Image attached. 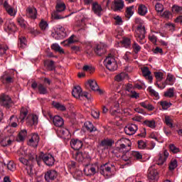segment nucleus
Instances as JSON below:
<instances>
[{
	"label": "nucleus",
	"instance_id": "nucleus-47",
	"mask_svg": "<svg viewBox=\"0 0 182 182\" xmlns=\"http://www.w3.org/2000/svg\"><path fill=\"white\" fill-rule=\"evenodd\" d=\"M169 150L171 151V153H173V154L180 153V149L173 144H169Z\"/></svg>",
	"mask_w": 182,
	"mask_h": 182
},
{
	"label": "nucleus",
	"instance_id": "nucleus-55",
	"mask_svg": "<svg viewBox=\"0 0 182 182\" xmlns=\"http://www.w3.org/2000/svg\"><path fill=\"white\" fill-rule=\"evenodd\" d=\"M127 95L132 99H139V97H140V95L136 93L134 90L131 91L129 93H127Z\"/></svg>",
	"mask_w": 182,
	"mask_h": 182
},
{
	"label": "nucleus",
	"instance_id": "nucleus-51",
	"mask_svg": "<svg viewBox=\"0 0 182 182\" xmlns=\"http://www.w3.org/2000/svg\"><path fill=\"white\" fill-rule=\"evenodd\" d=\"M75 35H72L68 40L61 42V45H64V46H66V45H70V43H73L75 42L73 41Z\"/></svg>",
	"mask_w": 182,
	"mask_h": 182
},
{
	"label": "nucleus",
	"instance_id": "nucleus-36",
	"mask_svg": "<svg viewBox=\"0 0 182 182\" xmlns=\"http://www.w3.org/2000/svg\"><path fill=\"white\" fill-rule=\"evenodd\" d=\"M28 161H30V163H33L32 161H33V160H36L38 164H39V160L41 159L38 156H38H36V154H35V153L33 152H31L28 154Z\"/></svg>",
	"mask_w": 182,
	"mask_h": 182
},
{
	"label": "nucleus",
	"instance_id": "nucleus-19",
	"mask_svg": "<svg viewBox=\"0 0 182 182\" xmlns=\"http://www.w3.org/2000/svg\"><path fill=\"white\" fill-rule=\"evenodd\" d=\"M57 134L58 137L68 139V137H69V130H68L66 128L60 127L57 130Z\"/></svg>",
	"mask_w": 182,
	"mask_h": 182
},
{
	"label": "nucleus",
	"instance_id": "nucleus-50",
	"mask_svg": "<svg viewBox=\"0 0 182 182\" xmlns=\"http://www.w3.org/2000/svg\"><path fill=\"white\" fill-rule=\"evenodd\" d=\"M53 106L55 109H58V110H61V112H65V110H66V107L59 102L54 103Z\"/></svg>",
	"mask_w": 182,
	"mask_h": 182
},
{
	"label": "nucleus",
	"instance_id": "nucleus-3",
	"mask_svg": "<svg viewBox=\"0 0 182 182\" xmlns=\"http://www.w3.org/2000/svg\"><path fill=\"white\" fill-rule=\"evenodd\" d=\"M104 65L110 72H114V70H117V62L116 61L114 56H113L112 54H109L104 60Z\"/></svg>",
	"mask_w": 182,
	"mask_h": 182
},
{
	"label": "nucleus",
	"instance_id": "nucleus-57",
	"mask_svg": "<svg viewBox=\"0 0 182 182\" xmlns=\"http://www.w3.org/2000/svg\"><path fill=\"white\" fill-rule=\"evenodd\" d=\"M159 103L164 110H167L171 106V104L167 101H161Z\"/></svg>",
	"mask_w": 182,
	"mask_h": 182
},
{
	"label": "nucleus",
	"instance_id": "nucleus-61",
	"mask_svg": "<svg viewBox=\"0 0 182 182\" xmlns=\"http://www.w3.org/2000/svg\"><path fill=\"white\" fill-rule=\"evenodd\" d=\"M177 167V160L172 159L169 164V170L173 171Z\"/></svg>",
	"mask_w": 182,
	"mask_h": 182
},
{
	"label": "nucleus",
	"instance_id": "nucleus-25",
	"mask_svg": "<svg viewBox=\"0 0 182 182\" xmlns=\"http://www.w3.org/2000/svg\"><path fill=\"white\" fill-rule=\"evenodd\" d=\"M6 31L9 32H15L16 31V25L12 21H7L5 24Z\"/></svg>",
	"mask_w": 182,
	"mask_h": 182
},
{
	"label": "nucleus",
	"instance_id": "nucleus-21",
	"mask_svg": "<svg viewBox=\"0 0 182 182\" xmlns=\"http://www.w3.org/2000/svg\"><path fill=\"white\" fill-rule=\"evenodd\" d=\"M38 15V11L36 9L28 8L26 9V16L31 18V19H36Z\"/></svg>",
	"mask_w": 182,
	"mask_h": 182
},
{
	"label": "nucleus",
	"instance_id": "nucleus-2",
	"mask_svg": "<svg viewBox=\"0 0 182 182\" xmlns=\"http://www.w3.org/2000/svg\"><path fill=\"white\" fill-rule=\"evenodd\" d=\"M135 23L138 25L135 36L137 38L138 42L143 45V42H141V41L146 38V26L143 24V20L139 18H135Z\"/></svg>",
	"mask_w": 182,
	"mask_h": 182
},
{
	"label": "nucleus",
	"instance_id": "nucleus-63",
	"mask_svg": "<svg viewBox=\"0 0 182 182\" xmlns=\"http://www.w3.org/2000/svg\"><path fill=\"white\" fill-rule=\"evenodd\" d=\"M165 123L166 126H168L169 127H173V119H171L170 117H165Z\"/></svg>",
	"mask_w": 182,
	"mask_h": 182
},
{
	"label": "nucleus",
	"instance_id": "nucleus-22",
	"mask_svg": "<svg viewBox=\"0 0 182 182\" xmlns=\"http://www.w3.org/2000/svg\"><path fill=\"white\" fill-rule=\"evenodd\" d=\"M28 109L25 107H22L20 110V115L18 118H17V120H20L21 123H23V122H25V118L28 116Z\"/></svg>",
	"mask_w": 182,
	"mask_h": 182
},
{
	"label": "nucleus",
	"instance_id": "nucleus-9",
	"mask_svg": "<svg viewBox=\"0 0 182 182\" xmlns=\"http://www.w3.org/2000/svg\"><path fill=\"white\" fill-rule=\"evenodd\" d=\"M53 36L57 40L63 39V38H66V30L61 26H58L55 28V33Z\"/></svg>",
	"mask_w": 182,
	"mask_h": 182
},
{
	"label": "nucleus",
	"instance_id": "nucleus-40",
	"mask_svg": "<svg viewBox=\"0 0 182 182\" xmlns=\"http://www.w3.org/2000/svg\"><path fill=\"white\" fill-rule=\"evenodd\" d=\"M27 134H28V132H26V129L21 130L18 134V141H23Z\"/></svg>",
	"mask_w": 182,
	"mask_h": 182
},
{
	"label": "nucleus",
	"instance_id": "nucleus-30",
	"mask_svg": "<svg viewBox=\"0 0 182 182\" xmlns=\"http://www.w3.org/2000/svg\"><path fill=\"white\" fill-rule=\"evenodd\" d=\"M84 126H85V129H86V130L87 132H90V133H92V132H96V130H97L96 127L93 126V124H92V122H85L84 124Z\"/></svg>",
	"mask_w": 182,
	"mask_h": 182
},
{
	"label": "nucleus",
	"instance_id": "nucleus-44",
	"mask_svg": "<svg viewBox=\"0 0 182 182\" xmlns=\"http://www.w3.org/2000/svg\"><path fill=\"white\" fill-rule=\"evenodd\" d=\"M45 65H47V69L48 70H55V62L53 60H50V61H47L45 63Z\"/></svg>",
	"mask_w": 182,
	"mask_h": 182
},
{
	"label": "nucleus",
	"instance_id": "nucleus-32",
	"mask_svg": "<svg viewBox=\"0 0 182 182\" xmlns=\"http://www.w3.org/2000/svg\"><path fill=\"white\" fill-rule=\"evenodd\" d=\"M174 82H176V77H174V75L168 74L165 83L170 86H173V85H174Z\"/></svg>",
	"mask_w": 182,
	"mask_h": 182
},
{
	"label": "nucleus",
	"instance_id": "nucleus-39",
	"mask_svg": "<svg viewBox=\"0 0 182 182\" xmlns=\"http://www.w3.org/2000/svg\"><path fill=\"white\" fill-rule=\"evenodd\" d=\"M133 8H134V6H133L127 8V10L125 12V16L126 18H127V19H130V18L133 16V14H134Z\"/></svg>",
	"mask_w": 182,
	"mask_h": 182
},
{
	"label": "nucleus",
	"instance_id": "nucleus-34",
	"mask_svg": "<svg viewBox=\"0 0 182 182\" xmlns=\"http://www.w3.org/2000/svg\"><path fill=\"white\" fill-rule=\"evenodd\" d=\"M144 126H146L147 127H150L151 129H155L156 128V121L154 119L151 120H145L144 121Z\"/></svg>",
	"mask_w": 182,
	"mask_h": 182
},
{
	"label": "nucleus",
	"instance_id": "nucleus-28",
	"mask_svg": "<svg viewBox=\"0 0 182 182\" xmlns=\"http://www.w3.org/2000/svg\"><path fill=\"white\" fill-rule=\"evenodd\" d=\"M124 7V2L122 0L114 1V11H122Z\"/></svg>",
	"mask_w": 182,
	"mask_h": 182
},
{
	"label": "nucleus",
	"instance_id": "nucleus-48",
	"mask_svg": "<svg viewBox=\"0 0 182 182\" xmlns=\"http://www.w3.org/2000/svg\"><path fill=\"white\" fill-rule=\"evenodd\" d=\"M55 9L58 12H63L66 9V5L63 3L57 4Z\"/></svg>",
	"mask_w": 182,
	"mask_h": 182
},
{
	"label": "nucleus",
	"instance_id": "nucleus-37",
	"mask_svg": "<svg viewBox=\"0 0 182 182\" xmlns=\"http://www.w3.org/2000/svg\"><path fill=\"white\" fill-rule=\"evenodd\" d=\"M17 22L18 25H20L21 28H23V29L26 28V25L28 23L26 22V21H25V19L22 16H19L17 18Z\"/></svg>",
	"mask_w": 182,
	"mask_h": 182
},
{
	"label": "nucleus",
	"instance_id": "nucleus-62",
	"mask_svg": "<svg viewBox=\"0 0 182 182\" xmlns=\"http://www.w3.org/2000/svg\"><path fill=\"white\" fill-rule=\"evenodd\" d=\"M1 146H3V147H6V146H11V144H12V140L4 139L1 141Z\"/></svg>",
	"mask_w": 182,
	"mask_h": 182
},
{
	"label": "nucleus",
	"instance_id": "nucleus-6",
	"mask_svg": "<svg viewBox=\"0 0 182 182\" xmlns=\"http://www.w3.org/2000/svg\"><path fill=\"white\" fill-rule=\"evenodd\" d=\"M40 160H43L46 166H50L55 164V158L50 154L41 153L39 155Z\"/></svg>",
	"mask_w": 182,
	"mask_h": 182
},
{
	"label": "nucleus",
	"instance_id": "nucleus-45",
	"mask_svg": "<svg viewBox=\"0 0 182 182\" xmlns=\"http://www.w3.org/2000/svg\"><path fill=\"white\" fill-rule=\"evenodd\" d=\"M60 11H58V10H55L51 14V16L53 19H63V16L60 15Z\"/></svg>",
	"mask_w": 182,
	"mask_h": 182
},
{
	"label": "nucleus",
	"instance_id": "nucleus-14",
	"mask_svg": "<svg viewBox=\"0 0 182 182\" xmlns=\"http://www.w3.org/2000/svg\"><path fill=\"white\" fill-rule=\"evenodd\" d=\"M39 144V135L38 134H33L31 138L28 141V145L31 147H38Z\"/></svg>",
	"mask_w": 182,
	"mask_h": 182
},
{
	"label": "nucleus",
	"instance_id": "nucleus-59",
	"mask_svg": "<svg viewBox=\"0 0 182 182\" xmlns=\"http://www.w3.org/2000/svg\"><path fill=\"white\" fill-rule=\"evenodd\" d=\"M122 45L124 46V48H130V45H132L130 38H124L122 40Z\"/></svg>",
	"mask_w": 182,
	"mask_h": 182
},
{
	"label": "nucleus",
	"instance_id": "nucleus-24",
	"mask_svg": "<svg viewBox=\"0 0 182 182\" xmlns=\"http://www.w3.org/2000/svg\"><path fill=\"white\" fill-rule=\"evenodd\" d=\"M53 123L56 127H62L64 124L63 119L60 116L56 115L53 118Z\"/></svg>",
	"mask_w": 182,
	"mask_h": 182
},
{
	"label": "nucleus",
	"instance_id": "nucleus-16",
	"mask_svg": "<svg viewBox=\"0 0 182 182\" xmlns=\"http://www.w3.org/2000/svg\"><path fill=\"white\" fill-rule=\"evenodd\" d=\"M87 84L89 85L91 90H92L94 92H99L100 95L103 93V90H100L99 88V85H97V82L95 80H88Z\"/></svg>",
	"mask_w": 182,
	"mask_h": 182
},
{
	"label": "nucleus",
	"instance_id": "nucleus-17",
	"mask_svg": "<svg viewBox=\"0 0 182 182\" xmlns=\"http://www.w3.org/2000/svg\"><path fill=\"white\" fill-rule=\"evenodd\" d=\"M70 146L74 150H80V148L83 147V142L79 139H72Z\"/></svg>",
	"mask_w": 182,
	"mask_h": 182
},
{
	"label": "nucleus",
	"instance_id": "nucleus-10",
	"mask_svg": "<svg viewBox=\"0 0 182 182\" xmlns=\"http://www.w3.org/2000/svg\"><path fill=\"white\" fill-rule=\"evenodd\" d=\"M148 178L150 182L157 181L159 180V172L154 169L153 166L149 168Z\"/></svg>",
	"mask_w": 182,
	"mask_h": 182
},
{
	"label": "nucleus",
	"instance_id": "nucleus-15",
	"mask_svg": "<svg viewBox=\"0 0 182 182\" xmlns=\"http://www.w3.org/2000/svg\"><path fill=\"white\" fill-rule=\"evenodd\" d=\"M141 72L144 77L147 79L149 83L153 82V76H151V71L149 69V67H144L141 68Z\"/></svg>",
	"mask_w": 182,
	"mask_h": 182
},
{
	"label": "nucleus",
	"instance_id": "nucleus-20",
	"mask_svg": "<svg viewBox=\"0 0 182 182\" xmlns=\"http://www.w3.org/2000/svg\"><path fill=\"white\" fill-rule=\"evenodd\" d=\"M95 52L98 56H103L106 53V46L102 43L99 44L95 49Z\"/></svg>",
	"mask_w": 182,
	"mask_h": 182
},
{
	"label": "nucleus",
	"instance_id": "nucleus-60",
	"mask_svg": "<svg viewBox=\"0 0 182 182\" xmlns=\"http://www.w3.org/2000/svg\"><path fill=\"white\" fill-rule=\"evenodd\" d=\"M154 75L157 82H161V80H163V76H164V74L163 73L156 72L154 73Z\"/></svg>",
	"mask_w": 182,
	"mask_h": 182
},
{
	"label": "nucleus",
	"instance_id": "nucleus-8",
	"mask_svg": "<svg viewBox=\"0 0 182 182\" xmlns=\"http://www.w3.org/2000/svg\"><path fill=\"white\" fill-rule=\"evenodd\" d=\"M0 106L6 107V109H9L12 106V100L9 95H2L0 97Z\"/></svg>",
	"mask_w": 182,
	"mask_h": 182
},
{
	"label": "nucleus",
	"instance_id": "nucleus-52",
	"mask_svg": "<svg viewBox=\"0 0 182 182\" xmlns=\"http://www.w3.org/2000/svg\"><path fill=\"white\" fill-rule=\"evenodd\" d=\"M127 74L122 73L115 77V80H117V82H122V80H124L127 77Z\"/></svg>",
	"mask_w": 182,
	"mask_h": 182
},
{
	"label": "nucleus",
	"instance_id": "nucleus-33",
	"mask_svg": "<svg viewBox=\"0 0 182 182\" xmlns=\"http://www.w3.org/2000/svg\"><path fill=\"white\" fill-rule=\"evenodd\" d=\"M138 14L141 16H144L147 14V7L144 4H140L138 7Z\"/></svg>",
	"mask_w": 182,
	"mask_h": 182
},
{
	"label": "nucleus",
	"instance_id": "nucleus-41",
	"mask_svg": "<svg viewBox=\"0 0 182 182\" xmlns=\"http://www.w3.org/2000/svg\"><path fill=\"white\" fill-rule=\"evenodd\" d=\"M131 154L132 157V160H141V159H143L141 154L138 151L131 152Z\"/></svg>",
	"mask_w": 182,
	"mask_h": 182
},
{
	"label": "nucleus",
	"instance_id": "nucleus-29",
	"mask_svg": "<svg viewBox=\"0 0 182 182\" xmlns=\"http://www.w3.org/2000/svg\"><path fill=\"white\" fill-rule=\"evenodd\" d=\"M26 38L23 36L18 37V48L21 49H25V48H26Z\"/></svg>",
	"mask_w": 182,
	"mask_h": 182
},
{
	"label": "nucleus",
	"instance_id": "nucleus-18",
	"mask_svg": "<svg viewBox=\"0 0 182 182\" xmlns=\"http://www.w3.org/2000/svg\"><path fill=\"white\" fill-rule=\"evenodd\" d=\"M3 6L5 9L6 12H7L10 16H15V15H16V11H14V8H12V6L8 4L7 1H4L3 3Z\"/></svg>",
	"mask_w": 182,
	"mask_h": 182
},
{
	"label": "nucleus",
	"instance_id": "nucleus-58",
	"mask_svg": "<svg viewBox=\"0 0 182 182\" xmlns=\"http://www.w3.org/2000/svg\"><path fill=\"white\" fill-rule=\"evenodd\" d=\"M7 168L10 170V171H15V170H16V166L14 161H9L7 164Z\"/></svg>",
	"mask_w": 182,
	"mask_h": 182
},
{
	"label": "nucleus",
	"instance_id": "nucleus-12",
	"mask_svg": "<svg viewBox=\"0 0 182 182\" xmlns=\"http://www.w3.org/2000/svg\"><path fill=\"white\" fill-rule=\"evenodd\" d=\"M137 125L134 124H128L124 128V132L128 136H133L138 130Z\"/></svg>",
	"mask_w": 182,
	"mask_h": 182
},
{
	"label": "nucleus",
	"instance_id": "nucleus-27",
	"mask_svg": "<svg viewBox=\"0 0 182 182\" xmlns=\"http://www.w3.org/2000/svg\"><path fill=\"white\" fill-rule=\"evenodd\" d=\"M72 95L76 99L82 96V88L80 86L75 87L73 90Z\"/></svg>",
	"mask_w": 182,
	"mask_h": 182
},
{
	"label": "nucleus",
	"instance_id": "nucleus-26",
	"mask_svg": "<svg viewBox=\"0 0 182 182\" xmlns=\"http://www.w3.org/2000/svg\"><path fill=\"white\" fill-rule=\"evenodd\" d=\"M99 166L97 164L91 165L88 167L87 176H95L96 173H99Z\"/></svg>",
	"mask_w": 182,
	"mask_h": 182
},
{
	"label": "nucleus",
	"instance_id": "nucleus-7",
	"mask_svg": "<svg viewBox=\"0 0 182 182\" xmlns=\"http://www.w3.org/2000/svg\"><path fill=\"white\" fill-rule=\"evenodd\" d=\"M98 171L105 177H110L112 176V167L109 166V163L101 165L98 168Z\"/></svg>",
	"mask_w": 182,
	"mask_h": 182
},
{
	"label": "nucleus",
	"instance_id": "nucleus-11",
	"mask_svg": "<svg viewBox=\"0 0 182 182\" xmlns=\"http://www.w3.org/2000/svg\"><path fill=\"white\" fill-rule=\"evenodd\" d=\"M168 156L169 154L167 151H164L163 154H159L156 160V164H158V166H163L167 161Z\"/></svg>",
	"mask_w": 182,
	"mask_h": 182
},
{
	"label": "nucleus",
	"instance_id": "nucleus-4",
	"mask_svg": "<svg viewBox=\"0 0 182 182\" xmlns=\"http://www.w3.org/2000/svg\"><path fill=\"white\" fill-rule=\"evenodd\" d=\"M73 158L75 159V160L79 163H84V164H85V166H89V164H90V156L86 152L77 151L73 155Z\"/></svg>",
	"mask_w": 182,
	"mask_h": 182
},
{
	"label": "nucleus",
	"instance_id": "nucleus-35",
	"mask_svg": "<svg viewBox=\"0 0 182 182\" xmlns=\"http://www.w3.org/2000/svg\"><path fill=\"white\" fill-rule=\"evenodd\" d=\"M38 90L40 95H48V88L43 84H38Z\"/></svg>",
	"mask_w": 182,
	"mask_h": 182
},
{
	"label": "nucleus",
	"instance_id": "nucleus-13",
	"mask_svg": "<svg viewBox=\"0 0 182 182\" xmlns=\"http://www.w3.org/2000/svg\"><path fill=\"white\" fill-rule=\"evenodd\" d=\"M38 116L35 114H29L26 119V122L28 126H33V124H38Z\"/></svg>",
	"mask_w": 182,
	"mask_h": 182
},
{
	"label": "nucleus",
	"instance_id": "nucleus-42",
	"mask_svg": "<svg viewBox=\"0 0 182 182\" xmlns=\"http://www.w3.org/2000/svg\"><path fill=\"white\" fill-rule=\"evenodd\" d=\"M26 170L27 171L28 176H32L33 174V163L30 162L28 165L26 166Z\"/></svg>",
	"mask_w": 182,
	"mask_h": 182
},
{
	"label": "nucleus",
	"instance_id": "nucleus-54",
	"mask_svg": "<svg viewBox=\"0 0 182 182\" xmlns=\"http://www.w3.org/2000/svg\"><path fill=\"white\" fill-rule=\"evenodd\" d=\"M9 48H8V46L5 45H0V56H4L6 53V50H8Z\"/></svg>",
	"mask_w": 182,
	"mask_h": 182
},
{
	"label": "nucleus",
	"instance_id": "nucleus-38",
	"mask_svg": "<svg viewBox=\"0 0 182 182\" xmlns=\"http://www.w3.org/2000/svg\"><path fill=\"white\" fill-rule=\"evenodd\" d=\"M51 49L53 50H55V52H59V53H65V51L63 50V48H61L59 44L58 43H53L51 46Z\"/></svg>",
	"mask_w": 182,
	"mask_h": 182
},
{
	"label": "nucleus",
	"instance_id": "nucleus-64",
	"mask_svg": "<svg viewBox=\"0 0 182 182\" xmlns=\"http://www.w3.org/2000/svg\"><path fill=\"white\" fill-rule=\"evenodd\" d=\"M114 19L115 21L116 25H123V20L120 16H114Z\"/></svg>",
	"mask_w": 182,
	"mask_h": 182
},
{
	"label": "nucleus",
	"instance_id": "nucleus-49",
	"mask_svg": "<svg viewBox=\"0 0 182 182\" xmlns=\"http://www.w3.org/2000/svg\"><path fill=\"white\" fill-rule=\"evenodd\" d=\"M164 96L165 97H174V88H169L166 92H165Z\"/></svg>",
	"mask_w": 182,
	"mask_h": 182
},
{
	"label": "nucleus",
	"instance_id": "nucleus-23",
	"mask_svg": "<svg viewBox=\"0 0 182 182\" xmlns=\"http://www.w3.org/2000/svg\"><path fill=\"white\" fill-rule=\"evenodd\" d=\"M92 9L94 14H95L98 16H100L102 15V11H103V9H102V6H100V4H98L97 2L92 3Z\"/></svg>",
	"mask_w": 182,
	"mask_h": 182
},
{
	"label": "nucleus",
	"instance_id": "nucleus-53",
	"mask_svg": "<svg viewBox=\"0 0 182 182\" xmlns=\"http://www.w3.org/2000/svg\"><path fill=\"white\" fill-rule=\"evenodd\" d=\"M160 15L161 18H164L165 19H170L173 16V14L168 11H165L164 13H161Z\"/></svg>",
	"mask_w": 182,
	"mask_h": 182
},
{
	"label": "nucleus",
	"instance_id": "nucleus-5",
	"mask_svg": "<svg viewBox=\"0 0 182 182\" xmlns=\"http://www.w3.org/2000/svg\"><path fill=\"white\" fill-rule=\"evenodd\" d=\"M44 178L46 182H59V173L53 169L48 170L46 172Z\"/></svg>",
	"mask_w": 182,
	"mask_h": 182
},
{
	"label": "nucleus",
	"instance_id": "nucleus-43",
	"mask_svg": "<svg viewBox=\"0 0 182 182\" xmlns=\"http://www.w3.org/2000/svg\"><path fill=\"white\" fill-rule=\"evenodd\" d=\"M148 91L149 92V94L155 97V99L157 100L158 99H160V96H159V92H157L154 89H152L151 87H148Z\"/></svg>",
	"mask_w": 182,
	"mask_h": 182
},
{
	"label": "nucleus",
	"instance_id": "nucleus-46",
	"mask_svg": "<svg viewBox=\"0 0 182 182\" xmlns=\"http://www.w3.org/2000/svg\"><path fill=\"white\" fill-rule=\"evenodd\" d=\"M172 12H173V14H182V6H180L177 4H174L172 6Z\"/></svg>",
	"mask_w": 182,
	"mask_h": 182
},
{
	"label": "nucleus",
	"instance_id": "nucleus-1",
	"mask_svg": "<svg viewBox=\"0 0 182 182\" xmlns=\"http://www.w3.org/2000/svg\"><path fill=\"white\" fill-rule=\"evenodd\" d=\"M117 143L119 144V146H117L113 151L112 153L116 157H122L124 161H132V152H129L127 147H132V142L127 139L122 138L117 141Z\"/></svg>",
	"mask_w": 182,
	"mask_h": 182
},
{
	"label": "nucleus",
	"instance_id": "nucleus-56",
	"mask_svg": "<svg viewBox=\"0 0 182 182\" xmlns=\"http://www.w3.org/2000/svg\"><path fill=\"white\" fill-rule=\"evenodd\" d=\"M109 113L112 116H114L115 117H119V116H120V112L117 109H114L113 107H110Z\"/></svg>",
	"mask_w": 182,
	"mask_h": 182
},
{
	"label": "nucleus",
	"instance_id": "nucleus-31",
	"mask_svg": "<svg viewBox=\"0 0 182 182\" xmlns=\"http://www.w3.org/2000/svg\"><path fill=\"white\" fill-rule=\"evenodd\" d=\"M113 144H114V141L112 139H104L101 141L100 144L102 147H112Z\"/></svg>",
	"mask_w": 182,
	"mask_h": 182
}]
</instances>
